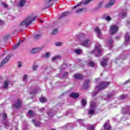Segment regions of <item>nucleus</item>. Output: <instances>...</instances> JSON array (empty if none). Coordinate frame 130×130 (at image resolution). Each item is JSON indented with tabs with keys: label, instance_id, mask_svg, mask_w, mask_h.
Returning a JSON list of instances; mask_svg holds the SVG:
<instances>
[{
	"label": "nucleus",
	"instance_id": "f257e3e1",
	"mask_svg": "<svg viewBox=\"0 0 130 130\" xmlns=\"http://www.w3.org/2000/svg\"><path fill=\"white\" fill-rule=\"evenodd\" d=\"M109 82H105L102 81L99 83V85L94 88V91L92 92V96H96L98 94V92L102 91V90L107 88L109 86Z\"/></svg>",
	"mask_w": 130,
	"mask_h": 130
},
{
	"label": "nucleus",
	"instance_id": "f03ea898",
	"mask_svg": "<svg viewBox=\"0 0 130 130\" xmlns=\"http://www.w3.org/2000/svg\"><path fill=\"white\" fill-rule=\"evenodd\" d=\"M37 18L34 16L33 15H30L25 18V19L20 23L21 27H28L29 25H31L34 21H36Z\"/></svg>",
	"mask_w": 130,
	"mask_h": 130
},
{
	"label": "nucleus",
	"instance_id": "7ed1b4c3",
	"mask_svg": "<svg viewBox=\"0 0 130 130\" xmlns=\"http://www.w3.org/2000/svg\"><path fill=\"white\" fill-rule=\"evenodd\" d=\"M85 37V34H81L80 35H76L77 38H80V39H82L83 41L80 42V44L82 45V46H86L88 47V46H90L91 45V41H90L89 39H86L84 40Z\"/></svg>",
	"mask_w": 130,
	"mask_h": 130
},
{
	"label": "nucleus",
	"instance_id": "20e7f679",
	"mask_svg": "<svg viewBox=\"0 0 130 130\" xmlns=\"http://www.w3.org/2000/svg\"><path fill=\"white\" fill-rule=\"evenodd\" d=\"M91 53H95L96 56H100L102 54V48L101 44L96 43L95 45V50L92 51Z\"/></svg>",
	"mask_w": 130,
	"mask_h": 130
},
{
	"label": "nucleus",
	"instance_id": "39448f33",
	"mask_svg": "<svg viewBox=\"0 0 130 130\" xmlns=\"http://www.w3.org/2000/svg\"><path fill=\"white\" fill-rule=\"evenodd\" d=\"M65 67H66V64H63L62 66L60 67L59 68L60 72L58 75V77L59 78H60V79H64V78H67V77H69V73L62 71L63 70H64Z\"/></svg>",
	"mask_w": 130,
	"mask_h": 130
},
{
	"label": "nucleus",
	"instance_id": "423d86ee",
	"mask_svg": "<svg viewBox=\"0 0 130 130\" xmlns=\"http://www.w3.org/2000/svg\"><path fill=\"white\" fill-rule=\"evenodd\" d=\"M55 0H46L44 4V9H49L50 7H52L53 5V2Z\"/></svg>",
	"mask_w": 130,
	"mask_h": 130
},
{
	"label": "nucleus",
	"instance_id": "0eeeda50",
	"mask_svg": "<svg viewBox=\"0 0 130 130\" xmlns=\"http://www.w3.org/2000/svg\"><path fill=\"white\" fill-rule=\"evenodd\" d=\"M118 30V27L116 25H113L110 26V31L111 32V35H113V34H115L117 30Z\"/></svg>",
	"mask_w": 130,
	"mask_h": 130
},
{
	"label": "nucleus",
	"instance_id": "6e6552de",
	"mask_svg": "<svg viewBox=\"0 0 130 130\" xmlns=\"http://www.w3.org/2000/svg\"><path fill=\"white\" fill-rule=\"evenodd\" d=\"M115 95L114 92H111L108 95H104L103 98H104V100H111V99H113V95Z\"/></svg>",
	"mask_w": 130,
	"mask_h": 130
},
{
	"label": "nucleus",
	"instance_id": "1a4fd4ad",
	"mask_svg": "<svg viewBox=\"0 0 130 130\" xmlns=\"http://www.w3.org/2000/svg\"><path fill=\"white\" fill-rule=\"evenodd\" d=\"M92 0H86L84 2H80L79 4H78L77 5L74 6L73 7V9L75 10V9H77L78 7H80V6H81V5H88V4H90L92 2Z\"/></svg>",
	"mask_w": 130,
	"mask_h": 130
},
{
	"label": "nucleus",
	"instance_id": "9d476101",
	"mask_svg": "<svg viewBox=\"0 0 130 130\" xmlns=\"http://www.w3.org/2000/svg\"><path fill=\"white\" fill-rule=\"evenodd\" d=\"M96 107V104H95V102L93 101L91 102L90 103V109L88 113L89 114H93L94 113V110L95 109V108Z\"/></svg>",
	"mask_w": 130,
	"mask_h": 130
},
{
	"label": "nucleus",
	"instance_id": "9b49d317",
	"mask_svg": "<svg viewBox=\"0 0 130 130\" xmlns=\"http://www.w3.org/2000/svg\"><path fill=\"white\" fill-rule=\"evenodd\" d=\"M125 41L124 42V45H128L130 44V37L128 33L125 34L124 37Z\"/></svg>",
	"mask_w": 130,
	"mask_h": 130
},
{
	"label": "nucleus",
	"instance_id": "f8f14e48",
	"mask_svg": "<svg viewBox=\"0 0 130 130\" xmlns=\"http://www.w3.org/2000/svg\"><path fill=\"white\" fill-rule=\"evenodd\" d=\"M127 16V10H123L119 14V17H120L121 19H124V18H126Z\"/></svg>",
	"mask_w": 130,
	"mask_h": 130
},
{
	"label": "nucleus",
	"instance_id": "ddd939ff",
	"mask_svg": "<svg viewBox=\"0 0 130 130\" xmlns=\"http://www.w3.org/2000/svg\"><path fill=\"white\" fill-rule=\"evenodd\" d=\"M22 104V102L20 99H18L15 103V104L13 105L15 108H20Z\"/></svg>",
	"mask_w": 130,
	"mask_h": 130
},
{
	"label": "nucleus",
	"instance_id": "4468645a",
	"mask_svg": "<svg viewBox=\"0 0 130 130\" xmlns=\"http://www.w3.org/2000/svg\"><path fill=\"white\" fill-rule=\"evenodd\" d=\"M10 58H11V55H7L6 57L0 63V67H3V64L7 63V62L10 60Z\"/></svg>",
	"mask_w": 130,
	"mask_h": 130
},
{
	"label": "nucleus",
	"instance_id": "2eb2a0df",
	"mask_svg": "<svg viewBox=\"0 0 130 130\" xmlns=\"http://www.w3.org/2000/svg\"><path fill=\"white\" fill-rule=\"evenodd\" d=\"M94 31L96 33L98 38L101 39V38H102V35H101V30H100L99 28L96 27L94 28Z\"/></svg>",
	"mask_w": 130,
	"mask_h": 130
},
{
	"label": "nucleus",
	"instance_id": "dca6fc26",
	"mask_svg": "<svg viewBox=\"0 0 130 130\" xmlns=\"http://www.w3.org/2000/svg\"><path fill=\"white\" fill-rule=\"evenodd\" d=\"M42 50V48H35L31 50V53L35 54V53H38V52H40V51H41Z\"/></svg>",
	"mask_w": 130,
	"mask_h": 130
},
{
	"label": "nucleus",
	"instance_id": "f3484780",
	"mask_svg": "<svg viewBox=\"0 0 130 130\" xmlns=\"http://www.w3.org/2000/svg\"><path fill=\"white\" fill-rule=\"evenodd\" d=\"M114 4H115V0H110V2L105 5V7L107 8H111Z\"/></svg>",
	"mask_w": 130,
	"mask_h": 130
},
{
	"label": "nucleus",
	"instance_id": "a211bd4d",
	"mask_svg": "<svg viewBox=\"0 0 130 130\" xmlns=\"http://www.w3.org/2000/svg\"><path fill=\"white\" fill-rule=\"evenodd\" d=\"M70 97L72 98H74V99H77L79 98V94L78 92H72L70 95Z\"/></svg>",
	"mask_w": 130,
	"mask_h": 130
},
{
	"label": "nucleus",
	"instance_id": "6ab92c4d",
	"mask_svg": "<svg viewBox=\"0 0 130 130\" xmlns=\"http://www.w3.org/2000/svg\"><path fill=\"white\" fill-rule=\"evenodd\" d=\"M106 44L108 47H112V44H113L112 39H110L108 41L106 42Z\"/></svg>",
	"mask_w": 130,
	"mask_h": 130
},
{
	"label": "nucleus",
	"instance_id": "aec40b11",
	"mask_svg": "<svg viewBox=\"0 0 130 130\" xmlns=\"http://www.w3.org/2000/svg\"><path fill=\"white\" fill-rule=\"evenodd\" d=\"M55 113H56V112L55 111H54L53 110H52L48 112V115L49 117H52V116H54Z\"/></svg>",
	"mask_w": 130,
	"mask_h": 130
},
{
	"label": "nucleus",
	"instance_id": "412c9836",
	"mask_svg": "<svg viewBox=\"0 0 130 130\" xmlns=\"http://www.w3.org/2000/svg\"><path fill=\"white\" fill-rule=\"evenodd\" d=\"M91 82V80H87L84 82V83L83 84V86L84 87V88H88L89 86V84H90V82Z\"/></svg>",
	"mask_w": 130,
	"mask_h": 130
},
{
	"label": "nucleus",
	"instance_id": "4be33fe9",
	"mask_svg": "<svg viewBox=\"0 0 130 130\" xmlns=\"http://www.w3.org/2000/svg\"><path fill=\"white\" fill-rule=\"evenodd\" d=\"M74 78L80 80L83 79V76L80 74H76L74 75Z\"/></svg>",
	"mask_w": 130,
	"mask_h": 130
},
{
	"label": "nucleus",
	"instance_id": "5701e85b",
	"mask_svg": "<svg viewBox=\"0 0 130 130\" xmlns=\"http://www.w3.org/2000/svg\"><path fill=\"white\" fill-rule=\"evenodd\" d=\"M108 60V59L107 58H105L101 62V63L102 67H106Z\"/></svg>",
	"mask_w": 130,
	"mask_h": 130
},
{
	"label": "nucleus",
	"instance_id": "b1692460",
	"mask_svg": "<svg viewBox=\"0 0 130 130\" xmlns=\"http://www.w3.org/2000/svg\"><path fill=\"white\" fill-rule=\"evenodd\" d=\"M69 14H70V13H69V12H64L59 17V18L61 19V18H64V17H67V16H69Z\"/></svg>",
	"mask_w": 130,
	"mask_h": 130
},
{
	"label": "nucleus",
	"instance_id": "393cba45",
	"mask_svg": "<svg viewBox=\"0 0 130 130\" xmlns=\"http://www.w3.org/2000/svg\"><path fill=\"white\" fill-rule=\"evenodd\" d=\"M43 58H49L50 57V52H46L45 54L42 55Z\"/></svg>",
	"mask_w": 130,
	"mask_h": 130
},
{
	"label": "nucleus",
	"instance_id": "a878e982",
	"mask_svg": "<svg viewBox=\"0 0 130 130\" xmlns=\"http://www.w3.org/2000/svg\"><path fill=\"white\" fill-rule=\"evenodd\" d=\"M9 80H6L4 82V86H3V88L4 89H7V88H8V87H9Z\"/></svg>",
	"mask_w": 130,
	"mask_h": 130
},
{
	"label": "nucleus",
	"instance_id": "bb28decb",
	"mask_svg": "<svg viewBox=\"0 0 130 130\" xmlns=\"http://www.w3.org/2000/svg\"><path fill=\"white\" fill-rule=\"evenodd\" d=\"M61 56L59 55H56L54 56L53 58H52V61H54L55 60H57V59H59V58H61Z\"/></svg>",
	"mask_w": 130,
	"mask_h": 130
},
{
	"label": "nucleus",
	"instance_id": "cd10ccee",
	"mask_svg": "<svg viewBox=\"0 0 130 130\" xmlns=\"http://www.w3.org/2000/svg\"><path fill=\"white\" fill-rule=\"evenodd\" d=\"M104 127L105 129L107 130H110V128H111V127L110 126V125H109V124L106 123L104 125Z\"/></svg>",
	"mask_w": 130,
	"mask_h": 130
},
{
	"label": "nucleus",
	"instance_id": "c85d7f7f",
	"mask_svg": "<svg viewBox=\"0 0 130 130\" xmlns=\"http://www.w3.org/2000/svg\"><path fill=\"white\" fill-rule=\"evenodd\" d=\"M26 0H22L20 1V3H19V6H20L21 7H24L25 4H26Z\"/></svg>",
	"mask_w": 130,
	"mask_h": 130
},
{
	"label": "nucleus",
	"instance_id": "c756f323",
	"mask_svg": "<svg viewBox=\"0 0 130 130\" xmlns=\"http://www.w3.org/2000/svg\"><path fill=\"white\" fill-rule=\"evenodd\" d=\"M22 42H23V41H20L18 43L16 44L15 45V46H13L12 49H16L17 47H18V46H20V44H21V43H22Z\"/></svg>",
	"mask_w": 130,
	"mask_h": 130
},
{
	"label": "nucleus",
	"instance_id": "7c9ffc66",
	"mask_svg": "<svg viewBox=\"0 0 130 130\" xmlns=\"http://www.w3.org/2000/svg\"><path fill=\"white\" fill-rule=\"evenodd\" d=\"M74 52L76 54H81L82 53V50L80 49H75L74 50Z\"/></svg>",
	"mask_w": 130,
	"mask_h": 130
},
{
	"label": "nucleus",
	"instance_id": "2f4dec72",
	"mask_svg": "<svg viewBox=\"0 0 130 130\" xmlns=\"http://www.w3.org/2000/svg\"><path fill=\"white\" fill-rule=\"evenodd\" d=\"M58 30H57V28H55L51 32V35H56V34H57V32Z\"/></svg>",
	"mask_w": 130,
	"mask_h": 130
},
{
	"label": "nucleus",
	"instance_id": "473e14b6",
	"mask_svg": "<svg viewBox=\"0 0 130 130\" xmlns=\"http://www.w3.org/2000/svg\"><path fill=\"white\" fill-rule=\"evenodd\" d=\"M32 122H34V125H35L37 127L40 125V122H36L35 123V120H32Z\"/></svg>",
	"mask_w": 130,
	"mask_h": 130
},
{
	"label": "nucleus",
	"instance_id": "72a5a7b5",
	"mask_svg": "<svg viewBox=\"0 0 130 130\" xmlns=\"http://www.w3.org/2000/svg\"><path fill=\"white\" fill-rule=\"evenodd\" d=\"M87 130H95V125H91L88 127Z\"/></svg>",
	"mask_w": 130,
	"mask_h": 130
},
{
	"label": "nucleus",
	"instance_id": "f704fd0d",
	"mask_svg": "<svg viewBox=\"0 0 130 130\" xmlns=\"http://www.w3.org/2000/svg\"><path fill=\"white\" fill-rule=\"evenodd\" d=\"M46 99L43 98V97H42L40 99V102H41V103H45V102H46Z\"/></svg>",
	"mask_w": 130,
	"mask_h": 130
},
{
	"label": "nucleus",
	"instance_id": "c9c22d12",
	"mask_svg": "<svg viewBox=\"0 0 130 130\" xmlns=\"http://www.w3.org/2000/svg\"><path fill=\"white\" fill-rule=\"evenodd\" d=\"M81 104L82 106H86V104H87V101L83 99L81 101Z\"/></svg>",
	"mask_w": 130,
	"mask_h": 130
},
{
	"label": "nucleus",
	"instance_id": "e433bc0d",
	"mask_svg": "<svg viewBox=\"0 0 130 130\" xmlns=\"http://www.w3.org/2000/svg\"><path fill=\"white\" fill-rule=\"evenodd\" d=\"M88 65L89 66V67L93 68L94 66H95V63H94V62L90 61L89 62H88Z\"/></svg>",
	"mask_w": 130,
	"mask_h": 130
},
{
	"label": "nucleus",
	"instance_id": "4c0bfd02",
	"mask_svg": "<svg viewBox=\"0 0 130 130\" xmlns=\"http://www.w3.org/2000/svg\"><path fill=\"white\" fill-rule=\"evenodd\" d=\"M55 45H56V46H61V45H62V43L58 42L55 43Z\"/></svg>",
	"mask_w": 130,
	"mask_h": 130
},
{
	"label": "nucleus",
	"instance_id": "58836bf2",
	"mask_svg": "<svg viewBox=\"0 0 130 130\" xmlns=\"http://www.w3.org/2000/svg\"><path fill=\"white\" fill-rule=\"evenodd\" d=\"M37 69H38V66L35 65L32 67V70L33 71H37Z\"/></svg>",
	"mask_w": 130,
	"mask_h": 130
},
{
	"label": "nucleus",
	"instance_id": "ea45409f",
	"mask_svg": "<svg viewBox=\"0 0 130 130\" xmlns=\"http://www.w3.org/2000/svg\"><path fill=\"white\" fill-rule=\"evenodd\" d=\"M30 94H32L33 95H36V94H37V90H32L30 92Z\"/></svg>",
	"mask_w": 130,
	"mask_h": 130
},
{
	"label": "nucleus",
	"instance_id": "a19ab883",
	"mask_svg": "<svg viewBox=\"0 0 130 130\" xmlns=\"http://www.w3.org/2000/svg\"><path fill=\"white\" fill-rule=\"evenodd\" d=\"M2 115H3V117L4 118V120H6V119L7 117V114L4 113L3 114H2Z\"/></svg>",
	"mask_w": 130,
	"mask_h": 130
},
{
	"label": "nucleus",
	"instance_id": "79ce46f5",
	"mask_svg": "<svg viewBox=\"0 0 130 130\" xmlns=\"http://www.w3.org/2000/svg\"><path fill=\"white\" fill-rule=\"evenodd\" d=\"M82 11H83V8H80L76 10V13H81V12Z\"/></svg>",
	"mask_w": 130,
	"mask_h": 130
},
{
	"label": "nucleus",
	"instance_id": "37998d69",
	"mask_svg": "<svg viewBox=\"0 0 130 130\" xmlns=\"http://www.w3.org/2000/svg\"><path fill=\"white\" fill-rule=\"evenodd\" d=\"M18 68H22V62L20 61L18 62Z\"/></svg>",
	"mask_w": 130,
	"mask_h": 130
},
{
	"label": "nucleus",
	"instance_id": "c03bdc74",
	"mask_svg": "<svg viewBox=\"0 0 130 130\" xmlns=\"http://www.w3.org/2000/svg\"><path fill=\"white\" fill-rule=\"evenodd\" d=\"M106 21H111V17H110V16H107V17H106Z\"/></svg>",
	"mask_w": 130,
	"mask_h": 130
},
{
	"label": "nucleus",
	"instance_id": "a18cd8bd",
	"mask_svg": "<svg viewBox=\"0 0 130 130\" xmlns=\"http://www.w3.org/2000/svg\"><path fill=\"white\" fill-rule=\"evenodd\" d=\"M5 125L6 128H8V127H9V126H10V124L8 123H5Z\"/></svg>",
	"mask_w": 130,
	"mask_h": 130
},
{
	"label": "nucleus",
	"instance_id": "49530a36",
	"mask_svg": "<svg viewBox=\"0 0 130 130\" xmlns=\"http://www.w3.org/2000/svg\"><path fill=\"white\" fill-rule=\"evenodd\" d=\"M28 114H29V115H30V116H32V115H33V112L31 110L29 111Z\"/></svg>",
	"mask_w": 130,
	"mask_h": 130
},
{
	"label": "nucleus",
	"instance_id": "de8ad7c7",
	"mask_svg": "<svg viewBox=\"0 0 130 130\" xmlns=\"http://www.w3.org/2000/svg\"><path fill=\"white\" fill-rule=\"evenodd\" d=\"M27 78H28V75L27 74L24 75L23 76V80H27Z\"/></svg>",
	"mask_w": 130,
	"mask_h": 130
},
{
	"label": "nucleus",
	"instance_id": "09e8293b",
	"mask_svg": "<svg viewBox=\"0 0 130 130\" xmlns=\"http://www.w3.org/2000/svg\"><path fill=\"white\" fill-rule=\"evenodd\" d=\"M2 6H3L4 8H8V5H7L6 3H3Z\"/></svg>",
	"mask_w": 130,
	"mask_h": 130
},
{
	"label": "nucleus",
	"instance_id": "8fccbe9b",
	"mask_svg": "<svg viewBox=\"0 0 130 130\" xmlns=\"http://www.w3.org/2000/svg\"><path fill=\"white\" fill-rule=\"evenodd\" d=\"M40 35H35V38H36L37 39H38L39 37H40Z\"/></svg>",
	"mask_w": 130,
	"mask_h": 130
},
{
	"label": "nucleus",
	"instance_id": "3c124183",
	"mask_svg": "<svg viewBox=\"0 0 130 130\" xmlns=\"http://www.w3.org/2000/svg\"><path fill=\"white\" fill-rule=\"evenodd\" d=\"M44 110H45V109L44 108H42L41 109H40V111L41 112H43L44 111Z\"/></svg>",
	"mask_w": 130,
	"mask_h": 130
},
{
	"label": "nucleus",
	"instance_id": "603ef678",
	"mask_svg": "<svg viewBox=\"0 0 130 130\" xmlns=\"http://www.w3.org/2000/svg\"><path fill=\"white\" fill-rule=\"evenodd\" d=\"M125 113H127L128 115H130V110H128V111H127Z\"/></svg>",
	"mask_w": 130,
	"mask_h": 130
},
{
	"label": "nucleus",
	"instance_id": "864d4df0",
	"mask_svg": "<svg viewBox=\"0 0 130 130\" xmlns=\"http://www.w3.org/2000/svg\"><path fill=\"white\" fill-rule=\"evenodd\" d=\"M121 98H122V99H124V98H125V95H124V94H123V95H122L121 96Z\"/></svg>",
	"mask_w": 130,
	"mask_h": 130
},
{
	"label": "nucleus",
	"instance_id": "5fc2aeb1",
	"mask_svg": "<svg viewBox=\"0 0 130 130\" xmlns=\"http://www.w3.org/2000/svg\"><path fill=\"white\" fill-rule=\"evenodd\" d=\"M130 80H127L125 82V84H127V83H129Z\"/></svg>",
	"mask_w": 130,
	"mask_h": 130
},
{
	"label": "nucleus",
	"instance_id": "6e6d98bb",
	"mask_svg": "<svg viewBox=\"0 0 130 130\" xmlns=\"http://www.w3.org/2000/svg\"><path fill=\"white\" fill-rule=\"evenodd\" d=\"M3 23H4V21L0 19V24H3Z\"/></svg>",
	"mask_w": 130,
	"mask_h": 130
},
{
	"label": "nucleus",
	"instance_id": "4d7b16f0",
	"mask_svg": "<svg viewBox=\"0 0 130 130\" xmlns=\"http://www.w3.org/2000/svg\"><path fill=\"white\" fill-rule=\"evenodd\" d=\"M116 39H119V37H116Z\"/></svg>",
	"mask_w": 130,
	"mask_h": 130
},
{
	"label": "nucleus",
	"instance_id": "13d9d810",
	"mask_svg": "<svg viewBox=\"0 0 130 130\" xmlns=\"http://www.w3.org/2000/svg\"><path fill=\"white\" fill-rule=\"evenodd\" d=\"M9 36H6L5 37H6V38H8V37H9Z\"/></svg>",
	"mask_w": 130,
	"mask_h": 130
},
{
	"label": "nucleus",
	"instance_id": "bf43d9fd",
	"mask_svg": "<svg viewBox=\"0 0 130 130\" xmlns=\"http://www.w3.org/2000/svg\"><path fill=\"white\" fill-rule=\"evenodd\" d=\"M98 80H100V79L99 78L95 79V81H96V82H97V81H98Z\"/></svg>",
	"mask_w": 130,
	"mask_h": 130
},
{
	"label": "nucleus",
	"instance_id": "052dcab7",
	"mask_svg": "<svg viewBox=\"0 0 130 130\" xmlns=\"http://www.w3.org/2000/svg\"><path fill=\"white\" fill-rule=\"evenodd\" d=\"M39 22H41V23H43V21L42 20H39Z\"/></svg>",
	"mask_w": 130,
	"mask_h": 130
},
{
	"label": "nucleus",
	"instance_id": "680f3d73",
	"mask_svg": "<svg viewBox=\"0 0 130 130\" xmlns=\"http://www.w3.org/2000/svg\"><path fill=\"white\" fill-rule=\"evenodd\" d=\"M51 130H56L55 129H51Z\"/></svg>",
	"mask_w": 130,
	"mask_h": 130
},
{
	"label": "nucleus",
	"instance_id": "e2e57ef3",
	"mask_svg": "<svg viewBox=\"0 0 130 130\" xmlns=\"http://www.w3.org/2000/svg\"><path fill=\"white\" fill-rule=\"evenodd\" d=\"M79 120H81V121H83V120H82V119H80Z\"/></svg>",
	"mask_w": 130,
	"mask_h": 130
}]
</instances>
